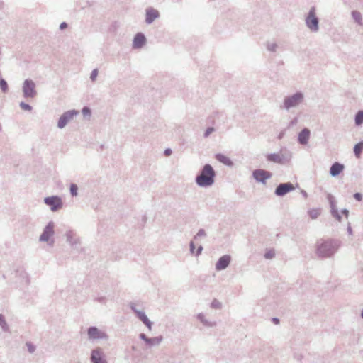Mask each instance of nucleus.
I'll return each instance as SVG.
<instances>
[{
	"mask_svg": "<svg viewBox=\"0 0 363 363\" xmlns=\"http://www.w3.org/2000/svg\"><path fill=\"white\" fill-rule=\"evenodd\" d=\"M310 131L308 129H303L298 135L299 143L306 144L309 138Z\"/></svg>",
	"mask_w": 363,
	"mask_h": 363,
	"instance_id": "17",
	"label": "nucleus"
},
{
	"mask_svg": "<svg viewBox=\"0 0 363 363\" xmlns=\"http://www.w3.org/2000/svg\"><path fill=\"white\" fill-rule=\"evenodd\" d=\"M213 131V129L212 128H208L206 131L205 135L208 136L210 135V133H212Z\"/></svg>",
	"mask_w": 363,
	"mask_h": 363,
	"instance_id": "34",
	"label": "nucleus"
},
{
	"mask_svg": "<svg viewBox=\"0 0 363 363\" xmlns=\"http://www.w3.org/2000/svg\"><path fill=\"white\" fill-rule=\"evenodd\" d=\"M345 167L339 162L334 163L330 169V174L333 177H336L343 172Z\"/></svg>",
	"mask_w": 363,
	"mask_h": 363,
	"instance_id": "13",
	"label": "nucleus"
},
{
	"mask_svg": "<svg viewBox=\"0 0 363 363\" xmlns=\"http://www.w3.org/2000/svg\"><path fill=\"white\" fill-rule=\"evenodd\" d=\"M88 335L89 339L91 340L106 339L107 337L104 332L96 327H91L89 328Z\"/></svg>",
	"mask_w": 363,
	"mask_h": 363,
	"instance_id": "5",
	"label": "nucleus"
},
{
	"mask_svg": "<svg viewBox=\"0 0 363 363\" xmlns=\"http://www.w3.org/2000/svg\"><path fill=\"white\" fill-rule=\"evenodd\" d=\"M216 158L220 161V162L226 164V165H232L231 160L226 155L222 154H217L216 155Z\"/></svg>",
	"mask_w": 363,
	"mask_h": 363,
	"instance_id": "18",
	"label": "nucleus"
},
{
	"mask_svg": "<svg viewBox=\"0 0 363 363\" xmlns=\"http://www.w3.org/2000/svg\"><path fill=\"white\" fill-rule=\"evenodd\" d=\"M171 153H172V151L170 150H166L164 151V154H165L166 156L170 155Z\"/></svg>",
	"mask_w": 363,
	"mask_h": 363,
	"instance_id": "36",
	"label": "nucleus"
},
{
	"mask_svg": "<svg viewBox=\"0 0 363 363\" xmlns=\"http://www.w3.org/2000/svg\"><path fill=\"white\" fill-rule=\"evenodd\" d=\"M354 198L357 200V201H362V196L361 195L360 193H355L354 195Z\"/></svg>",
	"mask_w": 363,
	"mask_h": 363,
	"instance_id": "30",
	"label": "nucleus"
},
{
	"mask_svg": "<svg viewBox=\"0 0 363 363\" xmlns=\"http://www.w3.org/2000/svg\"><path fill=\"white\" fill-rule=\"evenodd\" d=\"M67 26V23L65 22H63L60 24V29H65V28H66Z\"/></svg>",
	"mask_w": 363,
	"mask_h": 363,
	"instance_id": "35",
	"label": "nucleus"
},
{
	"mask_svg": "<svg viewBox=\"0 0 363 363\" xmlns=\"http://www.w3.org/2000/svg\"><path fill=\"white\" fill-rule=\"evenodd\" d=\"M294 189V186L291 183H284L280 184L278 185V187L276 189V194L277 196H284L287 192H290V191H292Z\"/></svg>",
	"mask_w": 363,
	"mask_h": 363,
	"instance_id": "8",
	"label": "nucleus"
},
{
	"mask_svg": "<svg viewBox=\"0 0 363 363\" xmlns=\"http://www.w3.org/2000/svg\"><path fill=\"white\" fill-rule=\"evenodd\" d=\"M231 257L230 255L222 256L216 262V269L218 271L225 269L230 263Z\"/></svg>",
	"mask_w": 363,
	"mask_h": 363,
	"instance_id": "9",
	"label": "nucleus"
},
{
	"mask_svg": "<svg viewBox=\"0 0 363 363\" xmlns=\"http://www.w3.org/2000/svg\"><path fill=\"white\" fill-rule=\"evenodd\" d=\"M27 347H28V350L30 352H33L35 350L34 347L29 343L27 344Z\"/></svg>",
	"mask_w": 363,
	"mask_h": 363,
	"instance_id": "32",
	"label": "nucleus"
},
{
	"mask_svg": "<svg viewBox=\"0 0 363 363\" xmlns=\"http://www.w3.org/2000/svg\"><path fill=\"white\" fill-rule=\"evenodd\" d=\"M253 176L256 181L264 183L267 179L271 177L272 174L269 172L262 170V169H257L254 171Z\"/></svg>",
	"mask_w": 363,
	"mask_h": 363,
	"instance_id": "6",
	"label": "nucleus"
},
{
	"mask_svg": "<svg viewBox=\"0 0 363 363\" xmlns=\"http://www.w3.org/2000/svg\"><path fill=\"white\" fill-rule=\"evenodd\" d=\"M91 360L93 363H106L103 358V353L99 349L93 350Z\"/></svg>",
	"mask_w": 363,
	"mask_h": 363,
	"instance_id": "12",
	"label": "nucleus"
},
{
	"mask_svg": "<svg viewBox=\"0 0 363 363\" xmlns=\"http://www.w3.org/2000/svg\"><path fill=\"white\" fill-rule=\"evenodd\" d=\"M0 325L4 329L7 330L8 327L6 325V323L5 321V318H4V315H0Z\"/></svg>",
	"mask_w": 363,
	"mask_h": 363,
	"instance_id": "25",
	"label": "nucleus"
},
{
	"mask_svg": "<svg viewBox=\"0 0 363 363\" xmlns=\"http://www.w3.org/2000/svg\"><path fill=\"white\" fill-rule=\"evenodd\" d=\"M82 113L84 116H89L91 114V110L87 107H84L82 109Z\"/></svg>",
	"mask_w": 363,
	"mask_h": 363,
	"instance_id": "29",
	"label": "nucleus"
},
{
	"mask_svg": "<svg viewBox=\"0 0 363 363\" xmlns=\"http://www.w3.org/2000/svg\"><path fill=\"white\" fill-rule=\"evenodd\" d=\"M274 255V252H269L265 254V257L267 258H272Z\"/></svg>",
	"mask_w": 363,
	"mask_h": 363,
	"instance_id": "33",
	"label": "nucleus"
},
{
	"mask_svg": "<svg viewBox=\"0 0 363 363\" xmlns=\"http://www.w3.org/2000/svg\"><path fill=\"white\" fill-rule=\"evenodd\" d=\"M137 314H138V317L142 320V322L146 325L149 328H151V323L150 322V320L147 319V318L146 317V315H145L144 313L143 312H137Z\"/></svg>",
	"mask_w": 363,
	"mask_h": 363,
	"instance_id": "20",
	"label": "nucleus"
},
{
	"mask_svg": "<svg viewBox=\"0 0 363 363\" xmlns=\"http://www.w3.org/2000/svg\"><path fill=\"white\" fill-rule=\"evenodd\" d=\"M54 225L52 223L48 224L44 230V232L40 235V240H43L44 242H48L50 238L52 237L54 233Z\"/></svg>",
	"mask_w": 363,
	"mask_h": 363,
	"instance_id": "11",
	"label": "nucleus"
},
{
	"mask_svg": "<svg viewBox=\"0 0 363 363\" xmlns=\"http://www.w3.org/2000/svg\"><path fill=\"white\" fill-rule=\"evenodd\" d=\"M352 16L354 19L358 22L359 23L362 24V15L358 11H353L352 12Z\"/></svg>",
	"mask_w": 363,
	"mask_h": 363,
	"instance_id": "24",
	"label": "nucleus"
},
{
	"mask_svg": "<svg viewBox=\"0 0 363 363\" xmlns=\"http://www.w3.org/2000/svg\"><path fill=\"white\" fill-rule=\"evenodd\" d=\"M274 322L277 324L279 323V320L277 318L274 319Z\"/></svg>",
	"mask_w": 363,
	"mask_h": 363,
	"instance_id": "39",
	"label": "nucleus"
},
{
	"mask_svg": "<svg viewBox=\"0 0 363 363\" xmlns=\"http://www.w3.org/2000/svg\"><path fill=\"white\" fill-rule=\"evenodd\" d=\"M323 246H321L320 248H319V252H322V249H323Z\"/></svg>",
	"mask_w": 363,
	"mask_h": 363,
	"instance_id": "40",
	"label": "nucleus"
},
{
	"mask_svg": "<svg viewBox=\"0 0 363 363\" xmlns=\"http://www.w3.org/2000/svg\"><path fill=\"white\" fill-rule=\"evenodd\" d=\"M308 213L312 219H315L318 217L320 212L318 209H311L308 211Z\"/></svg>",
	"mask_w": 363,
	"mask_h": 363,
	"instance_id": "23",
	"label": "nucleus"
},
{
	"mask_svg": "<svg viewBox=\"0 0 363 363\" xmlns=\"http://www.w3.org/2000/svg\"><path fill=\"white\" fill-rule=\"evenodd\" d=\"M306 23L311 30L317 31L318 30V19L315 16L314 8L310 10L308 16L306 19Z\"/></svg>",
	"mask_w": 363,
	"mask_h": 363,
	"instance_id": "2",
	"label": "nucleus"
},
{
	"mask_svg": "<svg viewBox=\"0 0 363 363\" xmlns=\"http://www.w3.org/2000/svg\"><path fill=\"white\" fill-rule=\"evenodd\" d=\"M97 70L96 69H94L92 73H91V78L93 81L95 80L96 77H97Z\"/></svg>",
	"mask_w": 363,
	"mask_h": 363,
	"instance_id": "31",
	"label": "nucleus"
},
{
	"mask_svg": "<svg viewBox=\"0 0 363 363\" xmlns=\"http://www.w3.org/2000/svg\"><path fill=\"white\" fill-rule=\"evenodd\" d=\"M267 160L277 163H282L284 159L279 154H271L267 155Z\"/></svg>",
	"mask_w": 363,
	"mask_h": 363,
	"instance_id": "19",
	"label": "nucleus"
},
{
	"mask_svg": "<svg viewBox=\"0 0 363 363\" xmlns=\"http://www.w3.org/2000/svg\"><path fill=\"white\" fill-rule=\"evenodd\" d=\"M346 213V216L348 215V211L347 210H345L344 211Z\"/></svg>",
	"mask_w": 363,
	"mask_h": 363,
	"instance_id": "41",
	"label": "nucleus"
},
{
	"mask_svg": "<svg viewBox=\"0 0 363 363\" xmlns=\"http://www.w3.org/2000/svg\"><path fill=\"white\" fill-rule=\"evenodd\" d=\"M0 87L3 91H6L8 89L7 84L4 79H0Z\"/></svg>",
	"mask_w": 363,
	"mask_h": 363,
	"instance_id": "26",
	"label": "nucleus"
},
{
	"mask_svg": "<svg viewBox=\"0 0 363 363\" xmlns=\"http://www.w3.org/2000/svg\"><path fill=\"white\" fill-rule=\"evenodd\" d=\"M190 247H191V251L192 252H194V244H193V242H191V243L190 244Z\"/></svg>",
	"mask_w": 363,
	"mask_h": 363,
	"instance_id": "37",
	"label": "nucleus"
},
{
	"mask_svg": "<svg viewBox=\"0 0 363 363\" xmlns=\"http://www.w3.org/2000/svg\"><path fill=\"white\" fill-rule=\"evenodd\" d=\"M77 114V112L75 111H70L65 113L58 121V127L60 128H64L67 124V122L71 120V118H73Z\"/></svg>",
	"mask_w": 363,
	"mask_h": 363,
	"instance_id": "7",
	"label": "nucleus"
},
{
	"mask_svg": "<svg viewBox=\"0 0 363 363\" xmlns=\"http://www.w3.org/2000/svg\"><path fill=\"white\" fill-rule=\"evenodd\" d=\"M362 318H363V312H362Z\"/></svg>",
	"mask_w": 363,
	"mask_h": 363,
	"instance_id": "42",
	"label": "nucleus"
},
{
	"mask_svg": "<svg viewBox=\"0 0 363 363\" xmlns=\"http://www.w3.org/2000/svg\"><path fill=\"white\" fill-rule=\"evenodd\" d=\"M160 16L158 11L153 9H149L146 11V18L145 21L147 23H151L155 19L158 18Z\"/></svg>",
	"mask_w": 363,
	"mask_h": 363,
	"instance_id": "14",
	"label": "nucleus"
},
{
	"mask_svg": "<svg viewBox=\"0 0 363 363\" xmlns=\"http://www.w3.org/2000/svg\"><path fill=\"white\" fill-rule=\"evenodd\" d=\"M140 337L142 340H143L146 342L147 345H148V346L157 345L162 340V337H154V338H150V339L147 338L145 337V335H143V333H142L140 335Z\"/></svg>",
	"mask_w": 363,
	"mask_h": 363,
	"instance_id": "15",
	"label": "nucleus"
},
{
	"mask_svg": "<svg viewBox=\"0 0 363 363\" xmlns=\"http://www.w3.org/2000/svg\"><path fill=\"white\" fill-rule=\"evenodd\" d=\"M201 250H202V247H200L199 248V250H198V252H197V253H196V254L200 253Z\"/></svg>",
	"mask_w": 363,
	"mask_h": 363,
	"instance_id": "38",
	"label": "nucleus"
},
{
	"mask_svg": "<svg viewBox=\"0 0 363 363\" xmlns=\"http://www.w3.org/2000/svg\"><path fill=\"white\" fill-rule=\"evenodd\" d=\"M21 107L23 110H26V111H30L31 109V107L29 105H28V104H26L25 103H21Z\"/></svg>",
	"mask_w": 363,
	"mask_h": 363,
	"instance_id": "28",
	"label": "nucleus"
},
{
	"mask_svg": "<svg viewBox=\"0 0 363 363\" xmlns=\"http://www.w3.org/2000/svg\"><path fill=\"white\" fill-rule=\"evenodd\" d=\"M363 150V142L358 143L354 147V152L357 157H359Z\"/></svg>",
	"mask_w": 363,
	"mask_h": 363,
	"instance_id": "21",
	"label": "nucleus"
},
{
	"mask_svg": "<svg viewBox=\"0 0 363 363\" xmlns=\"http://www.w3.org/2000/svg\"><path fill=\"white\" fill-rule=\"evenodd\" d=\"M145 38L142 33H138L133 40V47L140 48L143 46L145 43Z\"/></svg>",
	"mask_w": 363,
	"mask_h": 363,
	"instance_id": "16",
	"label": "nucleus"
},
{
	"mask_svg": "<svg viewBox=\"0 0 363 363\" xmlns=\"http://www.w3.org/2000/svg\"><path fill=\"white\" fill-rule=\"evenodd\" d=\"M215 172L211 164H206L196 179V182L201 186H211L214 182Z\"/></svg>",
	"mask_w": 363,
	"mask_h": 363,
	"instance_id": "1",
	"label": "nucleus"
},
{
	"mask_svg": "<svg viewBox=\"0 0 363 363\" xmlns=\"http://www.w3.org/2000/svg\"><path fill=\"white\" fill-rule=\"evenodd\" d=\"M302 100L303 95L300 93H297L289 98H286L284 101V106L286 108H289L298 105Z\"/></svg>",
	"mask_w": 363,
	"mask_h": 363,
	"instance_id": "3",
	"label": "nucleus"
},
{
	"mask_svg": "<svg viewBox=\"0 0 363 363\" xmlns=\"http://www.w3.org/2000/svg\"><path fill=\"white\" fill-rule=\"evenodd\" d=\"M23 90L26 96H33L35 94V84L30 80H26L24 82Z\"/></svg>",
	"mask_w": 363,
	"mask_h": 363,
	"instance_id": "10",
	"label": "nucleus"
},
{
	"mask_svg": "<svg viewBox=\"0 0 363 363\" xmlns=\"http://www.w3.org/2000/svg\"><path fill=\"white\" fill-rule=\"evenodd\" d=\"M355 123L357 125H359L363 123V111H359L355 117Z\"/></svg>",
	"mask_w": 363,
	"mask_h": 363,
	"instance_id": "22",
	"label": "nucleus"
},
{
	"mask_svg": "<svg viewBox=\"0 0 363 363\" xmlns=\"http://www.w3.org/2000/svg\"><path fill=\"white\" fill-rule=\"evenodd\" d=\"M45 203L50 207L52 211H57L62 206L61 199L57 196L45 198Z\"/></svg>",
	"mask_w": 363,
	"mask_h": 363,
	"instance_id": "4",
	"label": "nucleus"
},
{
	"mask_svg": "<svg viewBox=\"0 0 363 363\" xmlns=\"http://www.w3.org/2000/svg\"><path fill=\"white\" fill-rule=\"evenodd\" d=\"M71 194H72V196H76L77 194V185L75 184H72L71 186Z\"/></svg>",
	"mask_w": 363,
	"mask_h": 363,
	"instance_id": "27",
	"label": "nucleus"
}]
</instances>
